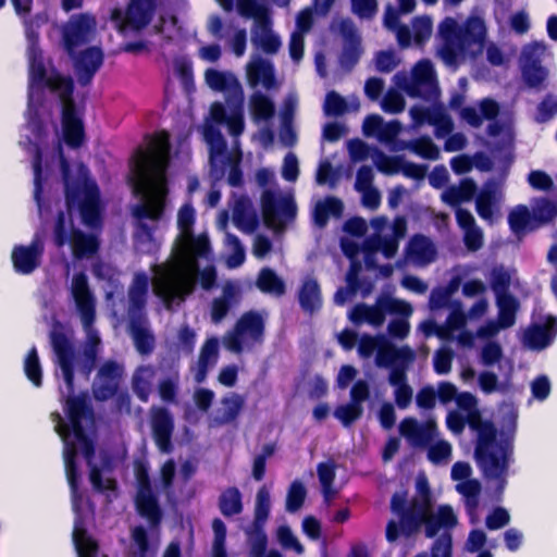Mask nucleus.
Returning a JSON list of instances; mask_svg holds the SVG:
<instances>
[{
	"label": "nucleus",
	"mask_w": 557,
	"mask_h": 557,
	"mask_svg": "<svg viewBox=\"0 0 557 557\" xmlns=\"http://www.w3.org/2000/svg\"><path fill=\"white\" fill-rule=\"evenodd\" d=\"M196 281L177 262L157 265L153 292L164 307L171 310L174 304L184 302L194 289Z\"/></svg>",
	"instance_id": "6"
},
{
	"label": "nucleus",
	"mask_w": 557,
	"mask_h": 557,
	"mask_svg": "<svg viewBox=\"0 0 557 557\" xmlns=\"http://www.w3.org/2000/svg\"><path fill=\"white\" fill-rule=\"evenodd\" d=\"M151 433L158 449L163 454H171L174 449L172 436L174 432V418L165 407L150 409Z\"/></svg>",
	"instance_id": "15"
},
{
	"label": "nucleus",
	"mask_w": 557,
	"mask_h": 557,
	"mask_svg": "<svg viewBox=\"0 0 557 557\" xmlns=\"http://www.w3.org/2000/svg\"><path fill=\"white\" fill-rule=\"evenodd\" d=\"M362 53L361 41L355 29L345 33V44L339 57L343 67L351 70L359 61Z\"/></svg>",
	"instance_id": "37"
},
{
	"label": "nucleus",
	"mask_w": 557,
	"mask_h": 557,
	"mask_svg": "<svg viewBox=\"0 0 557 557\" xmlns=\"http://www.w3.org/2000/svg\"><path fill=\"white\" fill-rule=\"evenodd\" d=\"M544 52L545 46H543L542 44L532 42L524 46L520 57V69L543 66L542 62Z\"/></svg>",
	"instance_id": "52"
},
{
	"label": "nucleus",
	"mask_w": 557,
	"mask_h": 557,
	"mask_svg": "<svg viewBox=\"0 0 557 557\" xmlns=\"http://www.w3.org/2000/svg\"><path fill=\"white\" fill-rule=\"evenodd\" d=\"M249 110L256 122L269 121L275 114V104L267 95L255 91L249 99Z\"/></svg>",
	"instance_id": "39"
},
{
	"label": "nucleus",
	"mask_w": 557,
	"mask_h": 557,
	"mask_svg": "<svg viewBox=\"0 0 557 557\" xmlns=\"http://www.w3.org/2000/svg\"><path fill=\"white\" fill-rule=\"evenodd\" d=\"M218 506L220 512L225 518H231L242 513L244 505L239 488L236 486H230L222 491L218 499Z\"/></svg>",
	"instance_id": "38"
},
{
	"label": "nucleus",
	"mask_w": 557,
	"mask_h": 557,
	"mask_svg": "<svg viewBox=\"0 0 557 557\" xmlns=\"http://www.w3.org/2000/svg\"><path fill=\"white\" fill-rule=\"evenodd\" d=\"M158 7V0H129L125 10L114 8L110 18L117 30L126 36L128 30L140 32L152 21Z\"/></svg>",
	"instance_id": "7"
},
{
	"label": "nucleus",
	"mask_w": 557,
	"mask_h": 557,
	"mask_svg": "<svg viewBox=\"0 0 557 557\" xmlns=\"http://www.w3.org/2000/svg\"><path fill=\"white\" fill-rule=\"evenodd\" d=\"M508 225L510 231L518 238H522L525 234L537 230V225L534 224L531 211L525 205H518L509 211Z\"/></svg>",
	"instance_id": "28"
},
{
	"label": "nucleus",
	"mask_w": 557,
	"mask_h": 557,
	"mask_svg": "<svg viewBox=\"0 0 557 557\" xmlns=\"http://www.w3.org/2000/svg\"><path fill=\"white\" fill-rule=\"evenodd\" d=\"M219 357V339L216 337L208 338L199 354L198 358V371L196 374L197 382H201L208 372V368L214 364Z\"/></svg>",
	"instance_id": "40"
},
{
	"label": "nucleus",
	"mask_w": 557,
	"mask_h": 557,
	"mask_svg": "<svg viewBox=\"0 0 557 557\" xmlns=\"http://www.w3.org/2000/svg\"><path fill=\"white\" fill-rule=\"evenodd\" d=\"M177 392H178V379L177 377H166V379L161 380L158 384L159 396L166 404L177 403Z\"/></svg>",
	"instance_id": "63"
},
{
	"label": "nucleus",
	"mask_w": 557,
	"mask_h": 557,
	"mask_svg": "<svg viewBox=\"0 0 557 557\" xmlns=\"http://www.w3.org/2000/svg\"><path fill=\"white\" fill-rule=\"evenodd\" d=\"M414 359V352L408 346L396 347L388 341L382 339L375 357V363L381 368L394 367L399 363H408Z\"/></svg>",
	"instance_id": "22"
},
{
	"label": "nucleus",
	"mask_w": 557,
	"mask_h": 557,
	"mask_svg": "<svg viewBox=\"0 0 557 557\" xmlns=\"http://www.w3.org/2000/svg\"><path fill=\"white\" fill-rule=\"evenodd\" d=\"M323 111L329 116L343 115L347 111V102L338 92L331 90L325 96Z\"/></svg>",
	"instance_id": "59"
},
{
	"label": "nucleus",
	"mask_w": 557,
	"mask_h": 557,
	"mask_svg": "<svg viewBox=\"0 0 557 557\" xmlns=\"http://www.w3.org/2000/svg\"><path fill=\"white\" fill-rule=\"evenodd\" d=\"M469 428L476 432L474 458L483 476L497 481V488L504 490L512 448L510 441L497 442L496 425L491 420H484L480 411L470 414Z\"/></svg>",
	"instance_id": "5"
},
{
	"label": "nucleus",
	"mask_w": 557,
	"mask_h": 557,
	"mask_svg": "<svg viewBox=\"0 0 557 557\" xmlns=\"http://www.w3.org/2000/svg\"><path fill=\"white\" fill-rule=\"evenodd\" d=\"M247 76L251 86H257L261 83L268 90L277 87L274 66L268 60L259 58L250 63L247 67Z\"/></svg>",
	"instance_id": "26"
},
{
	"label": "nucleus",
	"mask_w": 557,
	"mask_h": 557,
	"mask_svg": "<svg viewBox=\"0 0 557 557\" xmlns=\"http://www.w3.org/2000/svg\"><path fill=\"white\" fill-rule=\"evenodd\" d=\"M391 509L399 517V522L389 520L386 524L385 536L389 543L395 542L400 534L406 537L412 536V531L417 529L418 515L421 513L422 506L412 497L407 503L406 496L395 493L391 499Z\"/></svg>",
	"instance_id": "9"
},
{
	"label": "nucleus",
	"mask_w": 557,
	"mask_h": 557,
	"mask_svg": "<svg viewBox=\"0 0 557 557\" xmlns=\"http://www.w3.org/2000/svg\"><path fill=\"white\" fill-rule=\"evenodd\" d=\"M401 148L409 149L417 156L431 161L440 159L441 156L438 147L426 135L410 141H403Z\"/></svg>",
	"instance_id": "45"
},
{
	"label": "nucleus",
	"mask_w": 557,
	"mask_h": 557,
	"mask_svg": "<svg viewBox=\"0 0 557 557\" xmlns=\"http://www.w3.org/2000/svg\"><path fill=\"white\" fill-rule=\"evenodd\" d=\"M257 27L261 30V34L253 32L251 37L252 42L260 47L267 54L276 53L281 47V39L272 32L271 16L269 17V24L267 27L262 24H257Z\"/></svg>",
	"instance_id": "43"
},
{
	"label": "nucleus",
	"mask_w": 557,
	"mask_h": 557,
	"mask_svg": "<svg viewBox=\"0 0 557 557\" xmlns=\"http://www.w3.org/2000/svg\"><path fill=\"white\" fill-rule=\"evenodd\" d=\"M443 40L440 55L447 65L456 66L461 55V27L453 17H445L438 25Z\"/></svg>",
	"instance_id": "17"
},
{
	"label": "nucleus",
	"mask_w": 557,
	"mask_h": 557,
	"mask_svg": "<svg viewBox=\"0 0 557 557\" xmlns=\"http://www.w3.org/2000/svg\"><path fill=\"white\" fill-rule=\"evenodd\" d=\"M495 190L484 187L475 198V210L479 216L485 221H492L495 206Z\"/></svg>",
	"instance_id": "48"
},
{
	"label": "nucleus",
	"mask_w": 557,
	"mask_h": 557,
	"mask_svg": "<svg viewBox=\"0 0 557 557\" xmlns=\"http://www.w3.org/2000/svg\"><path fill=\"white\" fill-rule=\"evenodd\" d=\"M145 319L133 318L128 321V330L133 337L134 345L140 355H150L154 348L153 335L144 326Z\"/></svg>",
	"instance_id": "35"
},
{
	"label": "nucleus",
	"mask_w": 557,
	"mask_h": 557,
	"mask_svg": "<svg viewBox=\"0 0 557 557\" xmlns=\"http://www.w3.org/2000/svg\"><path fill=\"white\" fill-rule=\"evenodd\" d=\"M242 335H248L255 343H262L264 336V321L257 311H248L242 314L235 324Z\"/></svg>",
	"instance_id": "31"
},
{
	"label": "nucleus",
	"mask_w": 557,
	"mask_h": 557,
	"mask_svg": "<svg viewBox=\"0 0 557 557\" xmlns=\"http://www.w3.org/2000/svg\"><path fill=\"white\" fill-rule=\"evenodd\" d=\"M298 302L302 311L312 314L322 306L321 288L313 277L304 280L298 290Z\"/></svg>",
	"instance_id": "29"
},
{
	"label": "nucleus",
	"mask_w": 557,
	"mask_h": 557,
	"mask_svg": "<svg viewBox=\"0 0 557 557\" xmlns=\"http://www.w3.org/2000/svg\"><path fill=\"white\" fill-rule=\"evenodd\" d=\"M413 40L418 45H423L432 35V20L424 15L416 17L413 21Z\"/></svg>",
	"instance_id": "64"
},
{
	"label": "nucleus",
	"mask_w": 557,
	"mask_h": 557,
	"mask_svg": "<svg viewBox=\"0 0 557 557\" xmlns=\"http://www.w3.org/2000/svg\"><path fill=\"white\" fill-rule=\"evenodd\" d=\"M209 144L210 174L215 181H220L225 175L231 158L227 153V144L219 132L210 136Z\"/></svg>",
	"instance_id": "21"
},
{
	"label": "nucleus",
	"mask_w": 557,
	"mask_h": 557,
	"mask_svg": "<svg viewBox=\"0 0 557 557\" xmlns=\"http://www.w3.org/2000/svg\"><path fill=\"white\" fill-rule=\"evenodd\" d=\"M73 66L78 84L86 87L91 84L96 73L103 64V52L99 47H88L74 53Z\"/></svg>",
	"instance_id": "18"
},
{
	"label": "nucleus",
	"mask_w": 557,
	"mask_h": 557,
	"mask_svg": "<svg viewBox=\"0 0 557 557\" xmlns=\"http://www.w3.org/2000/svg\"><path fill=\"white\" fill-rule=\"evenodd\" d=\"M556 333L557 327L552 323L532 324L524 331L523 341L531 349L542 350L550 345Z\"/></svg>",
	"instance_id": "27"
},
{
	"label": "nucleus",
	"mask_w": 557,
	"mask_h": 557,
	"mask_svg": "<svg viewBox=\"0 0 557 557\" xmlns=\"http://www.w3.org/2000/svg\"><path fill=\"white\" fill-rule=\"evenodd\" d=\"M73 541L78 557H99V544L85 529H75Z\"/></svg>",
	"instance_id": "46"
},
{
	"label": "nucleus",
	"mask_w": 557,
	"mask_h": 557,
	"mask_svg": "<svg viewBox=\"0 0 557 557\" xmlns=\"http://www.w3.org/2000/svg\"><path fill=\"white\" fill-rule=\"evenodd\" d=\"M381 297H382V301H383V306H384L383 309L385 310V314L386 313L397 314V315H401L404 318H408L409 315H411L412 307L409 302L401 300V299L393 298L388 295H381Z\"/></svg>",
	"instance_id": "61"
},
{
	"label": "nucleus",
	"mask_w": 557,
	"mask_h": 557,
	"mask_svg": "<svg viewBox=\"0 0 557 557\" xmlns=\"http://www.w3.org/2000/svg\"><path fill=\"white\" fill-rule=\"evenodd\" d=\"M170 150V135L161 131L151 137L146 149L138 147L131 161L133 189L143 199L133 207L132 214L138 220L139 232L148 239L152 238L154 227L144 220L158 222L165 210Z\"/></svg>",
	"instance_id": "1"
},
{
	"label": "nucleus",
	"mask_w": 557,
	"mask_h": 557,
	"mask_svg": "<svg viewBox=\"0 0 557 557\" xmlns=\"http://www.w3.org/2000/svg\"><path fill=\"white\" fill-rule=\"evenodd\" d=\"M49 337L52 350L57 357L55 363L60 368L65 383L66 397L64 398L63 409L75 440L82 444L84 458L88 465H91L95 456V444L86 434L83 420L91 421L95 412L86 393L75 395V348L71 339L61 330L53 329Z\"/></svg>",
	"instance_id": "3"
},
{
	"label": "nucleus",
	"mask_w": 557,
	"mask_h": 557,
	"mask_svg": "<svg viewBox=\"0 0 557 557\" xmlns=\"http://www.w3.org/2000/svg\"><path fill=\"white\" fill-rule=\"evenodd\" d=\"M124 375V367L115 360L104 361L97 372L92 384V395L97 401H107L120 389Z\"/></svg>",
	"instance_id": "12"
},
{
	"label": "nucleus",
	"mask_w": 557,
	"mask_h": 557,
	"mask_svg": "<svg viewBox=\"0 0 557 557\" xmlns=\"http://www.w3.org/2000/svg\"><path fill=\"white\" fill-rule=\"evenodd\" d=\"M205 78L211 89L216 91L233 90L236 96L239 97V102H243L242 86L234 75L214 69H208Z\"/></svg>",
	"instance_id": "32"
},
{
	"label": "nucleus",
	"mask_w": 557,
	"mask_h": 557,
	"mask_svg": "<svg viewBox=\"0 0 557 557\" xmlns=\"http://www.w3.org/2000/svg\"><path fill=\"white\" fill-rule=\"evenodd\" d=\"M406 256L414 263L424 265L436 259L437 250L430 237L414 234L406 246Z\"/></svg>",
	"instance_id": "24"
},
{
	"label": "nucleus",
	"mask_w": 557,
	"mask_h": 557,
	"mask_svg": "<svg viewBox=\"0 0 557 557\" xmlns=\"http://www.w3.org/2000/svg\"><path fill=\"white\" fill-rule=\"evenodd\" d=\"M29 89L42 91L48 88L57 94L61 103L63 137L67 146L78 148L85 139L84 123L74 100V81L71 76L52 69L48 73L41 51L33 50L28 65Z\"/></svg>",
	"instance_id": "4"
},
{
	"label": "nucleus",
	"mask_w": 557,
	"mask_h": 557,
	"mask_svg": "<svg viewBox=\"0 0 557 557\" xmlns=\"http://www.w3.org/2000/svg\"><path fill=\"white\" fill-rule=\"evenodd\" d=\"M531 214L537 230L544 225H548L557 218V202L547 198H534L532 202Z\"/></svg>",
	"instance_id": "36"
},
{
	"label": "nucleus",
	"mask_w": 557,
	"mask_h": 557,
	"mask_svg": "<svg viewBox=\"0 0 557 557\" xmlns=\"http://www.w3.org/2000/svg\"><path fill=\"white\" fill-rule=\"evenodd\" d=\"M399 433L410 446L425 448L437 436V424L434 419L420 423L416 418L407 417L399 423Z\"/></svg>",
	"instance_id": "16"
},
{
	"label": "nucleus",
	"mask_w": 557,
	"mask_h": 557,
	"mask_svg": "<svg viewBox=\"0 0 557 557\" xmlns=\"http://www.w3.org/2000/svg\"><path fill=\"white\" fill-rule=\"evenodd\" d=\"M238 13L246 18H253L257 24L264 27L269 24L270 11L267 5L258 3L256 0H236Z\"/></svg>",
	"instance_id": "44"
},
{
	"label": "nucleus",
	"mask_w": 557,
	"mask_h": 557,
	"mask_svg": "<svg viewBox=\"0 0 557 557\" xmlns=\"http://www.w3.org/2000/svg\"><path fill=\"white\" fill-rule=\"evenodd\" d=\"M498 308L497 320L503 329H509L516 323L517 312L520 308L519 300L513 295L496 297Z\"/></svg>",
	"instance_id": "42"
},
{
	"label": "nucleus",
	"mask_w": 557,
	"mask_h": 557,
	"mask_svg": "<svg viewBox=\"0 0 557 557\" xmlns=\"http://www.w3.org/2000/svg\"><path fill=\"white\" fill-rule=\"evenodd\" d=\"M239 289L233 282H226L222 287V294L211 302V321L215 324L222 322L230 310L239 301Z\"/></svg>",
	"instance_id": "25"
},
{
	"label": "nucleus",
	"mask_w": 557,
	"mask_h": 557,
	"mask_svg": "<svg viewBox=\"0 0 557 557\" xmlns=\"http://www.w3.org/2000/svg\"><path fill=\"white\" fill-rule=\"evenodd\" d=\"M557 114V98L547 94L536 107L534 116L537 123H547Z\"/></svg>",
	"instance_id": "57"
},
{
	"label": "nucleus",
	"mask_w": 557,
	"mask_h": 557,
	"mask_svg": "<svg viewBox=\"0 0 557 557\" xmlns=\"http://www.w3.org/2000/svg\"><path fill=\"white\" fill-rule=\"evenodd\" d=\"M307 496V491L302 482L295 480L289 485L287 497H286V510L289 512H296L298 511Z\"/></svg>",
	"instance_id": "54"
},
{
	"label": "nucleus",
	"mask_w": 557,
	"mask_h": 557,
	"mask_svg": "<svg viewBox=\"0 0 557 557\" xmlns=\"http://www.w3.org/2000/svg\"><path fill=\"white\" fill-rule=\"evenodd\" d=\"M486 40L485 22L480 16H470L461 27V54L475 57L483 51Z\"/></svg>",
	"instance_id": "20"
},
{
	"label": "nucleus",
	"mask_w": 557,
	"mask_h": 557,
	"mask_svg": "<svg viewBox=\"0 0 557 557\" xmlns=\"http://www.w3.org/2000/svg\"><path fill=\"white\" fill-rule=\"evenodd\" d=\"M156 374L154 368L150 364L139 366L133 373L132 376V389L136 397L147 403L151 394V382Z\"/></svg>",
	"instance_id": "33"
},
{
	"label": "nucleus",
	"mask_w": 557,
	"mask_h": 557,
	"mask_svg": "<svg viewBox=\"0 0 557 557\" xmlns=\"http://www.w3.org/2000/svg\"><path fill=\"white\" fill-rule=\"evenodd\" d=\"M233 222L242 231L253 232L258 226L257 214L251 210L249 199L240 197L233 208Z\"/></svg>",
	"instance_id": "34"
},
{
	"label": "nucleus",
	"mask_w": 557,
	"mask_h": 557,
	"mask_svg": "<svg viewBox=\"0 0 557 557\" xmlns=\"http://www.w3.org/2000/svg\"><path fill=\"white\" fill-rule=\"evenodd\" d=\"M256 286L264 294H272L283 296L286 292L284 281L271 268H263L260 270Z\"/></svg>",
	"instance_id": "41"
},
{
	"label": "nucleus",
	"mask_w": 557,
	"mask_h": 557,
	"mask_svg": "<svg viewBox=\"0 0 557 557\" xmlns=\"http://www.w3.org/2000/svg\"><path fill=\"white\" fill-rule=\"evenodd\" d=\"M260 205L263 223L268 228H278L284 225V220H294L297 214V206L293 196H277L271 189L262 191Z\"/></svg>",
	"instance_id": "10"
},
{
	"label": "nucleus",
	"mask_w": 557,
	"mask_h": 557,
	"mask_svg": "<svg viewBox=\"0 0 557 557\" xmlns=\"http://www.w3.org/2000/svg\"><path fill=\"white\" fill-rule=\"evenodd\" d=\"M69 223L71 232L67 244L71 246L74 258L81 260L96 255L100 247L98 237L74 227L73 219H70Z\"/></svg>",
	"instance_id": "23"
},
{
	"label": "nucleus",
	"mask_w": 557,
	"mask_h": 557,
	"mask_svg": "<svg viewBox=\"0 0 557 557\" xmlns=\"http://www.w3.org/2000/svg\"><path fill=\"white\" fill-rule=\"evenodd\" d=\"M52 417H53V420L58 422L55 425V431L64 441V454H63L64 462L76 461L77 454H78L77 446L74 442H70L66 440V437L70 434L71 426L66 425L63 422L60 413L54 412V413H52Z\"/></svg>",
	"instance_id": "53"
},
{
	"label": "nucleus",
	"mask_w": 557,
	"mask_h": 557,
	"mask_svg": "<svg viewBox=\"0 0 557 557\" xmlns=\"http://www.w3.org/2000/svg\"><path fill=\"white\" fill-rule=\"evenodd\" d=\"M511 283L510 274L503 267H495L491 271L490 285L496 297L511 295L509 292Z\"/></svg>",
	"instance_id": "50"
},
{
	"label": "nucleus",
	"mask_w": 557,
	"mask_h": 557,
	"mask_svg": "<svg viewBox=\"0 0 557 557\" xmlns=\"http://www.w3.org/2000/svg\"><path fill=\"white\" fill-rule=\"evenodd\" d=\"M24 372L26 377L33 383L34 386L40 387L42 385V369L40 366L37 348L33 346L24 361Z\"/></svg>",
	"instance_id": "49"
},
{
	"label": "nucleus",
	"mask_w": 557,
	"mask_h": 557,
	"mask_svg": "<svg viewBox=\"0 0 557 557\" xmlns=\"http://www.w3.org/2000/svg\"><path fill=\"white\" fill-rule=\"evenodd\" d=\"M363 413L362 405L348 403L339 405L334 410V417L342 422L344 426H350Z\"/></svg>",
	"instance_id": "55"
},
{
	"label": "nucleus",
	"mask_w": 557,
	"mask_h": 557,
	"mask_svg": "<svg viewBox=\"0 0 557 557\" xmlns=\"http://www.w3.org/2000/svg\"><path fill=\"white\" fill-rule=\"evenodd\" d=\"M411 98L431 99L438 94L433 64L429 60L419 61L412 71V79L403 86Z\"/></svg>",
	"instance_id": "13"
},
{
	"label": "nucleus",
	"mask_w": 557,
	"mask_h": 557,
	"mask_svg": "<svg viewBox=\"0 0 557 557\" xmlns=\"http://www.w3.org/2000/svg\"><path fill=\"white\" fill-rule=\"evenodd\" d=\"M417 529L412 531V535L418 533L422 525L425 527L426 537H434L443 528L436 516L432 513V506H422L421 513L418 515Z\"/></svg>",
	"instance_id": "51"
},
{
	"label": "nucleus",
	"mask_w": 557,
	"mask_h": 557,
	"mask_svg": "<svg viewBox=\"0 0 557 557\" xmlns=\"http://www.w3.org/2000/svg\"><path fill=\"white\" fill-rule=\"evenodd\" d=\"M44 251V244L38 237L34 238L28 246H14L11 259L15 272L23 275L33 273L40 265Z\"/></svg>",
	"instance_id": "19"
},
{
	"label": "nucleus",
	"mask_w": 557,
	"mask_h": 557,
	"mask_svg": "<svg viewBox=\"0 0 557 557\" xmlns=\"http://www.w3.org/2000/svg\"><path fill=\"white\" fill-rule=\"evenodd\" d=\"M135 476L137 482L136 510L140 517L147 519L151 529H157L162 521V510L158 497L152 491L148 468L144 462H136Z\"/></svg>",
	"instance_id": "8"
},
{
	"label": "nucleus",
	"mask_w": 557,
	"mask_h": 557,
	"mask_svg": "<svg viewBox=\"0 0 557 557\" xmlns=\"http://www.w3.org/2000/svg\"><path fill=\"white\" fill-rule=\"evenodd\" d=\"M406 101L403 95L398 90L393 88L386 91L381 103V107L384 112L394 114L404 111Z\"/></svg>",
	"instance_id": "62"
},
{
	"label": "nucleus",
	"mask_w": 557,
	"mask_h": 557,
	"mask_svg": "<svg viewBox=\"0 0 557 557\" xmlns=\"http://www.w3.org/2000/svg\"><path fill=\"white\" fill-rule=\"evenodd\" d=\"M377 154L376 168L380 172L386 175H394L401 172L404 158L400 156H386L379 149H375Z\"/></svg>",
	"instance_id": "58"
},
{
	"label": "nucleus",
	"mask_w": 557,
	"mask_h": 557,
	"mask_svg": "<svg viewBox=\"0 0 557 557\" xmlns=\"http://www.w3.org/2000/svg\"><path fill=\"white\" fill-rule=\"evenodd\" d=\"M72 297L81 315L84 329L89 330L96 320V301L85 272L75 273L71 284Z\"/></svg>",
	"instance_id": "14"
},
{
	"label": "nucleus",
	"mask_w": 557,
	"mask_h": 557,
	"mask_svg": "<svg viewBox=\"0 0 557 557\" xmlns=\"http://www.w3.org/2000/svg\"><path fill=\"white\" fill-rule=\"evenodd\" d=\"M96 20L87 13L73 15L63 26L62 40L65 51L74 57L77 48L87 45L95 32Z\"/></svg>",
	"instance_id": "11"
},
{
	"label": "nucleus",
	"mask_w": 557,
	"mask_h": 557,
	"mask_svg": "<svg viewBox=\"0 0 557 557\" xmlns=\"http://www.w3.org/2000/svg\"><path fill=\"white\" fill-rule=\"evenodd\" d=\"M429 124L435 127V136L443 138L448 136L454 129L453 120L444 111L437 110L431 115Z\"/></svg>",
	"instance_id": "60"
},
{
	"label": "nucleus",
	"mask_w": 557,
	"mask_h": 557,
	"mask_svg": "<svg viewBox=\"0 0 557 557\" xmlns=\"http://www.w3.org/2000/svg\"><path fill=\"white\" fill-rule=\"evenodd\" d=\"M520 70L523 83L529 88H541L548 77V70L545 66L522 67Z\"/></svg>",
	"instance_id": "56"
},
{
	"label": "nucleus",
	"mask_w": 557,
	"mask_h": 557,
	"mask_svg": "<svg viewBox=\"0 0 557 557\" xmlns=\"http://www.w3.org/2000/svg\"><path fill=\"white\" fill-rule=\"evenodd\" d=\"M343 212V201L337 197L327 196L317 202L313 209V222L318 227L323 228L327 225L330 216L341 218Z\"/></svg>",
	"instance_id": "30"
},
{
	"label": "nucleus",
	"mask_w": 557,
	"mask_h": 557,
	"mask_svg": "<svg viewBox=\"0 0 557 557\" xmlns=\"http://www.w3.org/2000/svg\"><path fill=\"white\" fill-rule=\"evenodd\" d=\"M271 508L270 493L265 486H261L256 496L255 517L252 527H264Z\"/></svg>",
	"instance_id": "47"
},
{
	"label": "nucleus",
	"mask_w": 557,
	"mask_h": 557,
	"mask_svg": "<svg viewBox=\"0 0 557 557\" xmlns=\"http://www.w3.org/2000/svg\"><path fill=\"white\" fill-rule=\"evenodd\" d=\"M60 171L64 184V198L67 212L58 211L52 239L57 248H63L70 240L71 212L77 208L82 222L90 227H99L102 223L100 189L95 181L88 178V170L79 165L81 177H73L71 164L65 157L60 158Z\"/></svg>",
	"instance_id": "2"
}]
</instances>
